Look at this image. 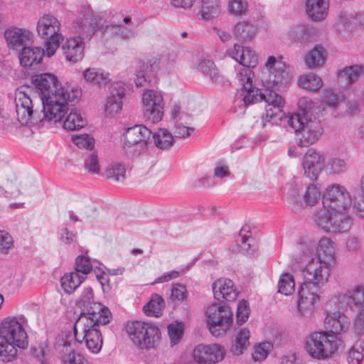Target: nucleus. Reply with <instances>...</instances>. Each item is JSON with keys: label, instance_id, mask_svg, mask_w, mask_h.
Listing matches in <instances>:
<instances>
[{"label": "nucleus", "instance_id": "nucleus-58", "mask_svg": "<svg viewBox=\"0 0 364 364\" xmlns=\"http://www.w3.org/2000/svg\"><path fill=\"white\" fill-rule=\"evenodd\" d=\"M322 102L330 107H336L341 100L338 93L331 89H326L322 94Z\"/></svg>", "mask_w": 364, "mask_h": 364}, {"label": "nucleus", "instance_id": "nucleus-37", "mask_svg": "<svg viewBox=\"0 0 364 364\" xmlns=\"http://www.w3.org/2000/svg\"><path fill=\"white\" fill-rule=\"evenodd\" d=\"M85 277L75 271L64 274L60 279L61 287L66 294H72L85 280Z\"/></svg>", "mask_w": 364, "mask_h": 364}, {"label": "nucleus", "instance_id": "nucleus-63", "mask_svg": "<svg viewBox=\"0 0 364 364\" xmlns=\"http://www.w3.org/2000/svg\"><path fill=\"white\" fill-rule=\"evenodd\" d=\"M353 329L355 334L364 336V309H362L356 316Z\"/></svg>", "mask_w": 364, "mask_h": 364}, {"label": "nucleus", "instance_id": "nucleus-38", "mask_svg": "<svg viewBox=\"0 0 364 364\" xmlns=\"http://www.w3.org/2000/svg\"><path fill=\"white\" fill-rule=\"evenodd\" d=\"M341 300L346 303L351 309L353 306L358 307L364 302V288L356 287L348 290L342 296Z\"/></svg>", "mask_w": 364, "mask_h": 364}, {"label": "nucleus", "instance_id": "nucleus-14", "mask_svg": "<svg viewBox=\"0 0 364 364\" xmlns=\"http://www.w3.org/2000/svg\"><path fill=\"white\" fill-rule=\"evenodd\" d=\"M102 18L100 14H95L89 8L85 9L82 16L77 17L73 22V31L79 35L78 37L85 38H90L102 26Z\"/></svg>", "mask_w": 364, "mask_h": 364}, {"label": "nucleus", "instance_id": "nucleus-36", "mask_svg": "<svg viewBox=\"0 0 364 364\" xmlns=\"http://www.w3.org/2000/svg\"><path fill=\"white\" fill-rule=\"evenodd\" d=\"M151 140L158 149H168L173 144L174 137L167 129H159L152 132Z\"/></svg>", "mask_w": 364, "mask_h": 364}, {"label": "nucleus", "instance_id": "nucleus-47", "mask_svg": "<svg viewBox=\"0 0 364 364\" xmlns=\"http://www.w3.org/2000/svg\"><path fill=\"white\" fill-rule=\"evenodd\" d=\"M125 172L124 165L120 163H114L107 166L105 170V176L114 181L122 182L125 178Z\"/></svg>", "mask_w": 364, "mask_h": 364}, {"label": "nucleus", "instance_id": "nucleus-26", "mask_svg": "<svg viewBox=\"0 0 364 364\" xmlns=\"http://www.w3.org/2000/svg\"><path fill=\"white\" fill-rule=\"evenodd\" d=\"M284 67V64L278 62L277 68L263 73L262 80L264 84L269 87H279L286 85L289 80V75Z\"/></svg>", "mask_w": 364, "mask_h": 364}, {"label": "nucleus", "instance_id": "nucleus-12", "mask_svg": "<svg viewBox=\"0 0 364 364\" xmlns=\"http://www.w3.org/2000/svg\"><path fill=\"white\" fill-rule=\"evenodd\" d=\"M142 112L145 121L150 124L160 122L164 116V102L161 92L146 89L142 94Z\"/></svg>", "mask_w": 364, "mask_h": 364}, {"label": "nucleus", "instance_id": "nucleus-27", "mask_svg": "<svg viewBox=\"0 0 364 364\" xmlns=\"http://www.w3.org/2000/svg\"><path fill=\"white\" fill-rule=\"evenodd\" d=\"M44 55H46V49L26 46L19 51L20 64L25 68L38 65L41 62Z\"/></svg>", "mask_w": 364, "mask_h": 364}, {"label": "nucleus", "instance_id": "nucleus-13", "mask_svg": "<svg viewBox=\"0 0 364 364\" xmlns=\"http://www.w3.org/2000/svg\"><path fill=\"white\" fill-rule=\"evenodd\" d=\"M352 198L347 189L340 184L328 186L323 195V205L333 210L343 211L351 205Z\"/></svg>", "mask_w": 364, "mask_h": 364}, {"label": "nucleus", "instance_id": "nucleus-29", "mask_svg": "<svg viewBox=\"0 0 364 364\" xmlns=\"http://www.w3.org/2000/svg\"><path fill=\"white\" fill-rule=\"evenodd\" d=\"M264 102L267 103L265 106L266 118L273 119L279 117L282 112V107L284 105V100L282 97L275 92L271 90L268 95L266 96Z\"/></svg>", "mask_w": 364, "mask_h": 364}, {"label": "nucleus", "instance_id": "nucleus-59", "mask_svg": "<svg viewBox=\"0 0 364 364\" xmlns=\"http://www.w3.org/2000/svg\"><path fill=\"white\" fill-rule=\"evenodd\" d=\"M168 333L172 345L177 344L183 335V325L179 323L169 324Z\"/></svg>", "mask_w": 364, "mask_h": 364}, {"label": "nucleus", "instance_id": "nucleus-5", "mask_svg": "<svg viewBox=\"0 0 364 364\" xmlns=\"http://www.w3.org/2000/svg\"><path fill=\"white\" fill-rule=\"evenodd\" d=\"M80 96V91L72 88L70 91L68 89L56 90L53 96L42 100L40 102L42 105L41 119L39 124L46 122L56 123L60 122L68 111L69 102H75Z\"/></svg>", "mask_w": 364, "mask_h": 364}, {"label": "nucleus", "instance_id": "nucleus-22", "mask_svg": "<svg viewBox=\"0 0 364 364\" xmlns=\"http://www.w3.org/2000/svg\"><path fill=\"white\" fill-rule=\"evenodd\" d=\"M350 325V318L341 312L328 314L324 319L326 329L328 333L335 336L347 332Z\"/></svg>", "mask_w": 364, "mask_h": 364}, {"label": "nucleus", "instance_id": "nucleus-10", "mask_svg": "<svg viewBox=\"0 0 364 364\" xmlns=\"http://www.w3.org/2000/svg\"><path fill=\"white\" fill-rule=\"evenodd\" d=\"M16 112L18 121L22 125H36L41 122V112L38 110V100L31 97L23 90H18L14 98Z\"/></svg>", "mask_w": 364, "mask_h": 364}, {"label": "nucleus", "instance_id": "nucleus-33", "mask_svg": "<svg viewBox=\"0 0 364 364\" xmlns=\"http://www.w3.org/2000/svg\"><path fill=\"white\" fill-rule=\"evenodd\" d=\"M284 35L292 42L306 43L311 41V28L304 24L291 26Z\"/></svg>", "mask_w": 364, "mask_h": 364}, {"label": "nucleus", "instance_id": "nucleus-54", "mask_svg": "<svg viewBox=\"0 0 364 364\" xmlns=\"http://www.w3.org/2000/svg\"><path fill=\"white\" fill-rule=\"evenodd\" d=\"M92 269V265L88 257L79 255L75 259V271L79 274L85 277Z\"/></svg>", "mask_w": 364, "mask_h": 364}, {"label": "nucleus", "instance_id": "nucleus-55", "mask_svg": "<svg viewBox=\"0 0 364 364\" xmlns=\"http://www.w3.org/2000/svg\"><path fill=\"white\" fill-rule=\"evenodd\" d=\"M272 348V345L270 342H263L259 343L258 346L255 348L252 353V358L255 361H261L265 359Z\"/></svg>", "mask_w": 364, "mask_h": 364}, {"label": "nucleus", "instance_id": "nucleus-57", "mask_svg": "<svg viewBox=\"0 0 364 364\" xmlns=\"http://www.w3.org/2000/svg\"><path fill=\"white\" fill-rule=\"evenodd\" d=\"M33 355L41 363L46 364L49 348L46 343H41L31 348Z\"/></svg>", "mask_w": 364, "mask_h": 364}, {"label": "nucleus", "instance_id": "nucleus-40", "mask_svg": "<svg viewBox=\"0 0 364 364\" xmlns=\"http://www.w3.org/2000/svg\"><path fill=\"white\" fill-rule=\"evenodd\" d=\"M341 212L333 210L330 232H343L348 231L350 228L352 223L350 218Z\"/></svg>", "mask_w": 364, "mask_h": 364}, {"label": "nucleus", "instance_id": "nucleus-62", "mask_svg": "<svg viewBox=\"0 0 364 364\" xmlns=\"http://www.w3.org/2000/svg\"><path fill=\"white\" fill-rule=\"evenodd\" d=\"M13 247V238L9 233L0 230V252L6 254Z\"/></svg>", "mask_w": 364, "mask_h": 364}, {"label": "nucleus", "instance_id": "nucleus-42", "mask_svg": "<svg viewBox=\"0 0 364 364\" xmlns=\"http://www.w3.org/2000/svg\"><path fill=\"white\" fill-rule=\"evenodd\" d=\"M86 124L87 122L80 112L73 109L66 117L63 122V127L69 131H75L84 127Z\"/></svg>", "mask_w": 364, "mask_h": 364}, {"label": "nucleus", "instance_id": "nucleus-61", "mask_svg": "<svg viewBox=\"0 0 364 364\" xmlns=\"http://www.w3.org/2000/svg\"><path fill=\"white\" fill-rule=\"evenodd\" d=\"M179 122H175V137L176 138H182V137H186L189 136L194 131V128L189 127L183 123V119L182 117H180L178 118Z\"/></svg>", "mask_w": 364, "mask_h": 364}, {"label": "nucleus", "instance_id": "nucleus-3", "mask_svg": "<svg viewBox=\"0 0 364 364\" xmlns=\"http://www.w3.org/2000/svg\"><path fill=\"white\" fill-rule=\"evenodd\" d=\"M92 309L94 314L87 313L76 320L73 327L74 340L76 343L84 342L90 352L97 353L101 350L103 343L99 328L109 323L111 312L109 310H105V314L99 316L97 314L102 309L98 304H95Z\"/></svg>", "mask_w": 364, "mask_h": 364}, {"label": "nucleus", "instance_id": "nucleus-19", "mask_svg": "<svg viewBox=\"0 0 364 364\" xmlns=\"http://www.w3.org/2000/svg\"><path fill=\"white\" fill-rule=\"evenodd\" d=\"M151 134L152 132L146 127L137 124L127 129L124 139L129 146L138 145L144 150L151 143Z\"/></svg>", "mask_w": 364, "mask_h": 364}, {"label": "nucleus", "instance_id": "nucleus-8", "mask_svg": "<svg viewBox=\"0 0 364 364\" xmlns=\"http://www.w3.org/2000/svg\"><path fill=\"white\" fill-rule=\"evenodd\" d=\"M61 23L54 16L45 14L37 23L38 34L43 38L46 48V55L53 56L63 41V36L60 33Z\"/></svg>", "mask_w": 364, "mask_h": 364}, {"label": "nucleus", "instance_id": "nucleus-39", "mask_svg": "<svg viewBox=\"0 0 364 364\" xmlns=\"http://www.w3.org/2000/svg\"><path fill=\"white\" fill-rule=\"evenodd\" d=\"M82 75L86 82L100 86L109 82V74L100 68H87Z\"/></svg>", "mask_w": 364, "mask_h": 364}, {"label": "nucleus", "instance_id": "nucleus-60", "mask_svg": "<svg viewBox=\"0 0 364 364\" xmlns=\"http://www.w3.org/2000/svg\"><path fill=\"white\" fill-rule=\"evenodd\" d=\"M73 143L79 148L92 149L94 146V139L87 134L75 136L73 137Z\"/></svg>", "mask_w": 364, "mask_h": 364}, {"label": "nucleus", "instance_id": "nucleus-46", "mask_svg": "<svg viewBox=\"0 0 364 364\" xmlns=\"http://www.w3.org/2000/svg\"><path fill=\"white\" fill-rule=\"evenodd\" d=\"M164 306V301L163 298L159 294H154L143 309L146 315L159 317L161 314Z\"/></svg>", "mask_w": 364, "mask_h": 364}, {"label": "nucleus", "instance_id": "nucleus-44", "mask_svg": "<svg viewBox=\"0 0 364 364\" xmlns=\"http://www.w3.org/2000/svg\"><path fill=\"white\" fill-rule=\"evenodd\" d=\"M250 331L246 328H242L237 334L235 340L231 346V352L235 355H241L249 346Z\"/></svg>", "mask_w": 364, "mask_h": 364}, {"label": "nucleus", "instance_id": "nucleus-43", "mask_svg": "<svg viewBox=\"0 0 364 364\" xmlns=\"http://www.w3.org/2000/svg\"><path fill=\"white\" fill-rule=\"evenodd\" d=\"M325 60L323 48L317 45L306 55L305 63L309 68H315L323 65Z\"/></svg>", "mask_w": 364, "mask_h": 364}, {"label": "nucleus", "instance_id": "nucleus-51", "mask_svg": "<svg viewBox=\"0 0 364 364\" xmlns=\"http://www.w3.org/2000/svg\"><path fill=\"white\" fill-rule=\"evenodd\" d=\"M228 8L231 14L242 16L247 14L248 3L246 0H229Z\"/></svg>", "mask_w": 364, "mask_h": 364}, {"label": "nucleus", "instance_id": "nucleus-24", "mask_svg": "<svg viewBox=\"0 0 364 364\" xmlns=\"http://www.w3.org/2000/svg\"><path fill=\"white\" fill-rule=\"evenodd\" d=\"M230 55L234 60L243 65V68H255L258 63L257 55L250 47H242L235 43Z\"/></svg>", "mask_w": 364, "mask_h": 364}, {"label": "nucleus", "instance_id": "nucleus-15", "mask_svg": "<svg viewBox=\"0 0 364 364\" xmlns=\"http://www.w3.org/2000/svg\"><path fill=\"white\" fill-rule=\"evenodd\" d=\"M252 70L248 68H242L237 75L242 89L247 92L243 97V101L246 105L264 101L270 91L265 90L262 92L258 88H255L252 85Z\"/></svg>", "mask_w": 364, "mask_h": 364}, {"label": "nucleus", "instance_id": "nucleus-16", "mask_svg": "<svg viewBox=\"0 0 364 364\" xmlns=\"http://www.w3.org/2000/svg\"><path fill=\"white\" fill-rule=\"evenodd\" d=\"M225 348L218 345H198L193 351V360L199 364H215L223 360Z\"/></svg>", "mask_w": 364, "mask_h": 364}, {"label": "nucleus", "instance_id": "nucleus-1", "mask_svg": "<svg viewBox=\"0 0 364 364\" xmlns=\"http://www.w3.org/2000/svg\"><path fill=\"white\" fill-rule=\"evenodd\" d=\"M298 106L301 113L287 116V123L294 130L299 146L308 147L316 142L323 133L321 118L324 109L306 97L299 100Z\"/></svg>", "mask_w": 364, "mask_h": 364}, {"label": "nucleus", "instance_id": "nucleus-49", "mask_svg": "<svg viewBox=\"0 0 364 364\" xmlns=\"http://www.w3.org/2000/svg\"><path fill=\"white\" fill-rule=\"evenodd\" d=\"M295 289L294 277L289 273L283 274L278 282V291L286 296L291 294Z\"/></svg>", "mask_w": 364, "mask_h": 364}, {"label": "nucleus", "instance_id": "nucleus-7", "mask_svg": "<svg viewBox=\"0 0 364 364\" xmlns=\"http://www.w3.org/2000/svg\"><path fill=\"white\" fill-rule=\"evenodd\" d=\"M126 331L133 343L141 350L155 349L160 343V329L151 323L135 321L129 322Z\"/></svg>", "mask_w": 364, "mask_h": 364}, {"label": "nucleus", "instance_id": "nucleus-41", "mask_svg": "<svg viewBox=\"0 0 364 364\" xmlns=\"http://www.w3.org/2000/svg\"><path fill=\"white\" fill-rule=\"evenodd\" d=\"M333 210L329 209V208H324L316 210L314 220L316 225L324 232H330L331 227V218L333 217Z\"/></svg>", "mask_w": 364, "mask_h": 364}, {"label": "nucleus", "instance_id": "nucleus-45", "mask_svg": "<svg viewBox=\"0 0 364 364\" xmlns=\"http://www.w3.org/2000/svg\"><path fill=\"white\" fill-rule=\"evenodd\" d=\"M298 84L304 89L310 91H317L322 87L323 82L319 76L310 73L301 75L298 79Z\"/></svg>", "mask_w": 364, "mask_h": 364}, {"label": "nucleus", "instance_id": "nucleus-2", "mask_svg": "<svg viewBox=\"0 0 364 364\" xmlns=\"http://www.w3.org/2000/svg\"><path fill=\"white\" fill-rule=\"evenodd\" d=\"M331 267L328 262L313 258L304 269V282L299 289L297 302L298 310L302 316H307L313 312L318 299V289L328 281Z\"/></svg>", "mask_w": 364, "mask_h": 364}, {"label": "nucleus", "instance_id": "nucleus-25", "mask_svg": "<svg viewBox=\"0 0 364 364\" xmlns=\"http://www.w3.org/2000/svg\"><path fill=\"white\" fill-rule=\"evenodd\" d=\"M84 41L80 37H72L63 44L62 49L67 60L77 63L84 56Z\"/></svg>", "mask_w": 364, "mask_h": 364}, {"label": "nucleus", "instance_id": "nucleus-6", "mask_svg": "<svg viewBox=\"0 0 364 364\" xmlns=\"http://www.w3.org/2000/svg\"><path fill=\"white\" fill-rule=\"evenodd\" d=\"M340 340L328 331H319L307 334L304 340V349L307 355L316 360L331 358L338 349Z\"/></svg>", "mask_w": 364, "mask_h": 364}, {"label": "nucleus", "instance_id": "nucleus-56", "mask_svg": "<svg viewBox=\"0 0 364 364\" xmlns=\"http://www.w3.org/2000/svg\"><path fill=\"white\" fill-rule=\"evenodd\" d=\"M250 310L245 300L239 301L236 312V321L238 325L244 323L249 318Z\"/></svg>", "mask_w": 364, "mask_h": 364}, {"label": "nucleus", "instance_id": "nucleus-21", "mask_svg": "<svg viewBox=\"0 0 364 364\" xmlns=\"http://www.w3.org/2000/svg\"><path fill=\"white\" fill-rule=\"evenodd\" d=\"M212 289L214 298L218 301H233L239 294L233 282L226 278L217 279L212 284Z\"/></svg>", "mask_w": 364, "mask_h": 364}, {"label": "nucleus", "instance_id": "nucleus-50", "mask_svg": "<svg viewBox=\"0 0 364 364\" xmlns=\"http://www.w3.org/2000/svg\"><path fill=\"white\" fill-rule=\"evenodd\" d=\"M325 167L329 174H340L347 170V164L343 159L331 157L327 161Z\"/></svg>", "mask_w": 364, "mask_h": 364}, {"label": "nucleus", "instance_id": "nucleus-23", "mask_svg": "<svg viewBox=\"0 0 364 364\" xmlns=\"http://www.w3.org/2000/svg\"><path fill=\"white\" fill-rule=\"evenodd\" d=\"M124 92L125 89L121 83H115L112 85L110 95L107 99L105 107L107 115L112 116L121 111Z\"/></svg>", "mask_w": 364, "mask_h": 364}, {"label": "nucleus", "instance_id": "nucleus-9", "mask_svg": "<svg viewBox=\"0 0 364 364\" xmlns=\"http://www.w3.org/2000/svg\"><path fill=\"white\" fill-rule=\"evenodd\" d=\"M205 318L208 328L215 337L225 335L233 323V314L230 307L218 303L207 307Z\"/></svg>", "mask_w": 364, "mask_h": 364}, {"label": "nucleus", "instance_id": "nucleus-35", "mask_svg": "<svg viewBox=\"0 0 364 364\" xmlns=\"http://www.w3.org/2000/svg\"><path fill=\"white\" fill-rule=\"evenodd\" d=\"M364 73V66L354 65L344 68L338 74V80L341 86L353 83Z\"/></svg>", "mask_w": 364, "mask_h": 364}, {"label": "nucleus", "instance_id": "nucleus-53", "mask_svg": "<svg viewBox=\"0 0 364 364\" xmlns=\"http://www.w3.org/2000/svg\"><path fill=\"white\" fill-rule=\"evenodd\" d=\"M303 197L306 205L313 206L318 201L321 191L316 185L311 184L306 188Z\"/></svg>", "mask_w": 364, "mask_h": 364}, {"label": "nucleus", "instance_id": "nucleus-28", "mask_svg": "<svg viewBox=\"0 0 364 364\" xmlns=\"http://www.w3.org/2000/svg\"><path fill=\"white\" fill-rule=\"evenodd\" d=\"M95 304L100 305L102 309L97 314L99 316H103L105 314V310H109L107 307L102 306L100 303L93 301V291L91 287L85 288L77 301V306L82 309L79 316L86 315L87 313L93 314L92 307Z\"/></svg>", "mask_w": 364, "mask_h": 364}, {"label": "nucleus", "instance_id": "nucleus-64", "mask_svg": "<svg viewBox=\"0 0 364 364\" xmlns=\"http://www.w3.org/2000/svg\"><path fill=\"white\" fill-rule=\"evenodd\" d=\"M60 240L65 244H71L76 240V232L70 231L68 228L65 227L59 230Z\"/></svg>", "mask_w": 364, "mask_h": 364}, {"label": "nucleus", "instance_id": "nucleus-30", "mask_svg": "<svg viewBox=\"0 0 364 364\" xmlns=\"http://www.w3.org/2000/svg\"><path fill=\"white\" fill-rule=\"evenodd\" d=\"M329 0H307L306 11L308 16L314 21L324 19L328 12Z\"/></svg>", "mask_w": 364, "mask_h": 364}, {"label": "nucleus", "instance_id": "nucleus-34", "mask_svg": "<svg viewBox=\"0 0 364 364\" xmlns=\"http://www.w3.org/2000/svg\"><path fill=\"white\" fill-rule=\"evenodd\" d=\"M335 250L333 242L328 237H322L318 244L317 257L314 259L328 262V264H334Z\"/></svg>", "mask_w": 364, "mask_h": 364}, {"label": "nucleus", "instance_id": "nucleus-32", "mask_svg": "<svg viewBox=\"0 0 364 364\" xmlns=\"http://www.w3.org/2000/svg\"><path fill=\"white\" fill-rule=\"evenodd\" d=\"M198 69L205 76L208 77L213 83L224 85L226 82L225 77L221 75L214 62L209 59H203L198 65Z\"/></svg>", "mask_w": 364, "mask_h": 364}, {"label": "nucleus", "instance_id": "nucleus-17", "mask_svg": "<svg viewBox=\"0 0 364 364\" xmlns=\"http://www.w3.org/2000/svg\"><path fill=\"white\" fill-rule=\"evenodd\" d=\"M304 174L309 179L316 180L325 167V156L313 149H309L303 157Z\"/></svg>", "mask_w": 364, "mask_h": 364}, {"label": "nucleus", "instance_id": "nucleus-52", "mask_svg": "<svg viewBox=\"0 0 364 364\" xmlns=\"http://www.w3.org/2000/svg\"><path fill=\"white\" fill-rule=\"evenodd\" d=\"M84 167L90 173H100V166L98 156L95 152H88L85 157Z\"/></svg>", "mask_w": 364, "mask_h": 364}, {"label": "nucleus", "instance_id": "nucleus-18", "mask_svg": "<svg viewBox=\"0 0 364 364\" xmlns=\"http://www.w3.org/2000/svg\"><path fill=\"white\" fill-rule=\"evenodd\" d=\"M32 83L41 95V98L38 100V102L53 96V94L55 93L56 90L65 89L62 87H58L59 85L57 77L50 73H41L33 75L32 77Z\"/></svg>", "mask_w": 364, "mask_h": 364}, {"label": "nucleus", "instance_id": "nucleus-20", "mask_svg": "<svg viewBox=\"0 0 364 364\" xmlns=\"http://www.w3.org/2000/svg\"><path fill=\"white\" fill-rule=\"evenodd\" d=\"M4 38L10 49L20 51L31 43L32 34L26 29L13 27L5 31Z\"/></svg>", "mask_w": 364, "mask_h": 364}, {"label": "nucleus", "instance_id": "nucleus-11", "mask_svg": "<svg viewBox=\"0 0 364 364\" xmlns=\"http://www.w3.org/2000/svg\"><path fill=\"white\" fill-rule=\"evenodd\" d=\"M55 351L63 364H90L76 350V342L70 333L63 332L55 338Z\"/></svg>", "mask_w": 364, "mask_h": 364}, {"label": "nucleus", "instance_id": "nucleus-31", "mask_svg": "<svg viewBox=\"0 0 364 364\" xmlns=\"http://www.w3.org/2000/svg\"><path fill=\"white\" fill-rule=\"evenodd\" d=\"M257 28L250 21H242L237 23L233 27V34L240 41H252L256 36Z\"/></svg>", "mask_w": 364, "mask_h": 364}, {"label": "nucleus", "instance_id": "nucleus-48", "mask_svg": "<svg viewBox=\"0 0 364 364\" xmlns=\"http://www.w3.org/2000/svg\"><path fill=\"white\" fill-rule=\"evenodd\" d=\"M364 358V340H358L350 349L348 355L349 364H360Z\"/></svg>", "mask_w": 364, "mask_h": 364}, {"label": "nucleus", "instance_id": "nucleus-4", "mask_svg": "<svg viewBox=\"0 0 364 364\" xmlns=\"http://www.w3.org/2000/svg\"><path fill=\"white\" fill-rule=\"evenodd\" d=\"M27 318L9 316L0 323V358L4 361L12 360L17 354V348L25 349L28 341L24 326Z\"/></svg>", "mask_w": 364, "mask_h": 364}]
</instances>
